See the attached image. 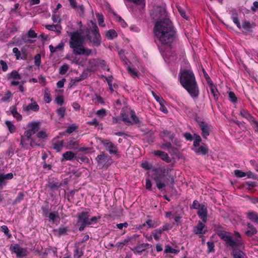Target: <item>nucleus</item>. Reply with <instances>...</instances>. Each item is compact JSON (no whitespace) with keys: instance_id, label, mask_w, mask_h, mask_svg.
<instances>
[{"instance_id":"23","label":"nucleus","mask_w":258,"mask_h":258,"mask_svg":"<svg viewBox=\"0 0 258 258\" xmlns=\"http://www.w3.org/2000/svg\"><path fill=\"white\" fill-rule=\"evenodd\" d=\"M161 148L167 150L169 153H176L177 151V149L173 147L171 143L169 142H167L164 140Z\"/></svg>"},{"instance_id":"46","label":"nucleus","mask_w":258,"mask_h":258,"mask_svg":"<svg viewBox=\"0 0 258 258\" xmlns=\"http://www.w3.org/2000/svg\"><path fill=\"white\" fill-rule=\"evenodd\" d=\"M234 235L235 237V239H234V241H237L238 240L239 242V243L235 245L234 246H241V245L242 244V242L241 241V236L239 232H238L237 231H234Z\"/></svg>"},{"instance_id":"63","label":"nucleus","mask_w":258,"mask_h":258,"mask_svg":"<svg viewBox=\"0 0 258 258\" xmlns=\"http://www.w3.org/2000/svg\"><path fill=\"white\" fill-rule=\"evenodd\" d=\"M41 55L38 53L34 56V63L36 66L39 67L41 64Z\"/></svg>"},{"instance_id":"3","label":"nucleus","mask_w":258,"mask_h":258,"mask_svg":"<svg viewBox=\"0 0 258 258\" xmlns=\"http://www.w3.org/2000/svg\"><path fill=\"white\" fill-rule=\"evenodd\" d=\"M70 46L76 55H86L89 56L92 53L90 49L85 48L83 45L84 38L78 31L70 32Z\"/></svg>"},{"instance_id":"38","label":"nucleus","mask_w":258,"mask_h":258,"mask_svg":"<svg viewBox=\"0 0 258 258\" xmlns=\"http://www.w3.org/2000/svg\"><path fill=\"white\" fill-rule=\"evenodd\" d=\"M8 76L9 80L10 79H13L14 80H21L22 79L21 76L16 70L13 71L10 74H9Z\"/></svg>"},{"instance_id":"4","label":"nucleus","mask_w":258,"mask_h":258,"mask_svg":"<svg viewBox=\"0 0 258 258\" xmlns=\"http://www.w3.org/2000/svg\"><path fill=\"white\" fill-rule=\"evenodd\" d=\"M153 172L152 178L155 181L157 187L159 189H162L168 184L169 179L167 175L169 173V170L165 167H159L154 168Z\"/></svg>"},{"instance_id":"45","label":"nucleus","mask_w":258,"mask_h":258,"mask_svg":"<svg viewBox=\"0 0 258 258\" xmlns=\"http://www.w3.org/2000/svg\"><path fill=\"white\" fill-rule=\"evenodd\" d=\"M62 156L66 160H72L75 157V154L71 151H67L63 154Z\"/></svg>"},{"instance_id":"52","label":"nucleus","mask_w":258,"mask_h":258,"mask_svg":"<svg viewBox=\"0 0 258 258\" xmlns=\"http://www.w3.org/2000/svg\"><path fill=\"white\" fill-rule=\"evenodd\" d=\"M69 69V66L67 64H64L60 67L59 70V74L63 75H65Z\"/></svg>"},{"instance_id":"42","label":"nucleus","mask_w":258,"mask_h":258,"mask_svg":"<svg viewBox=\"0 0 258 258\" xmlns=\"http://www.w3.org/2000/svg\"><path fill=\"white\" fill-rule=\"evenodd\" d=\"M257 184L256 182L249 181H246V182H245L244 183H243L242 184V186L243 187L246 188V189H247L248 190H250L253 187L256 186Z\"/></svg>"},{"instance_id":"10","label":"nucleus","mask_w":258,"mask_h":258,"mask_svg":"<svg viewBox=\"0 0 258 258\" xmlns=\"http://www.w3.org/2000/svg\"><path fill=\"white\" fill-rule=\"evenodd\" d=\"M10 250L12 252L15 253L18 258L25 257L28 254L27 248L21 247L18 244H12L10 246Z\"/></svg>"},{"instance_id":"30","label":"nucleus","mask_w":258,"mask_h":258,"mask_svg":"<svg viewBox=\"0 0 258 258\" xmlns=\"http://www.w3.org/2000/svg\"><path fill=\"white\" fill-rule=\"evenodd\" d=\"M45 28L48 30L55 31L58 34H60L62 30V27L59 24L47 25H46Z\"/></svg>"},{"instance_id":"36","label":"nucleus","mask_w":258,"mask_h":258,"mask_svg":"<svg viewBox=\"0 0 258 258\" xmlns=\"http://www.w3.org/2000/svg\"><path fill=\"white\" fill-rule=\"evenodd\" d=\"M240 114L243 117L247 119L250 122V123H251L252 121L254 119V118L252 116L246 109H242Z\"/></svg>"},{"instance_id":"44","label":"nucleus","mask_w":258,"mask_h":258,"mask_svg":"<svg viewBox=\"0 0 258 258\" xmlns=\"http://www.w3.org/2000/svg\"><path fill=\"white\" fill-rule=\"evenodd\" d=\"M194 138V143H193V147H197L200 145L201 141H202V138L201 136L197 134H194L193 136Z\"/></svg>"},{"instance_id":"25","label":"nucleus","mask_w":258,"mask_h":258,"mask_svg":"<svg viewBox=\"0 0 258 258\" xmlns=\"http://www.w3.org/2000/svg\"><path fill=\"white\" fill-rule=\"evenodd\" d=\"M209 87L210 91L213 94L215 100L217 101L220 96V93L217 88V87L213 84L212 82L209 83Z\"/></svg>"},{"instance_id":"41","label":"nucleus","mask_w":258,"mask_h":258,"mask_svg":"<svg viewBox=\"0 0 258 258\" xmlns=\"http://www.w3.org/2000/svg\"><path fill=\"white\" fill-rule=\"evenodd\" d=\"M164 252L165 253H173L177 254L179 252V250L172 248L169 245H166L164 249Z\"/></svg>"},{"instance_id":"31","label":"nucleus","mask_w":258,"mask_h":258,"mask_svg":"<svg viewBox=\"0 0 258 258\" xmlns=\"http://www.w3.org/2000/svg\"><path fill=\"white\" fill-rule=\"evenodd\" d=\"M50 221H51L53 223H59L60 221V217L58 212H52L49 213L48 216Z\"/></svg>"},{"instance_id":"43","label":"nucleus","mask_w":258,"mask_h":258,"mask_svg":"<svg viewBox=\"0 0 258 258\" xmlns=\"http://www.w3.org/2000/svg\"><path fill=\"white\" fill-rule=\"evenodd\" d=\"M106 36L108 39H113L117 36L116 32L113 29L108 30L106 34Z\"/></svg>"},{"instance_id":"29","label":"nucleus","mask_w":258,"mask_h":258,"mask_svg":"<svg viewBox=\"0 0 258 258\" xmlns=\"http://www.w3.org/2000/svg\"><path fill=\"white\" fill-rule=\"evenodd\" d=\"M37 37V33H36L34 30L30 29L28 32L27 36H25L24 37L22 38V39L25 42L31 43L34 42V41L32 40L31 39H27V37L31 38H35Z\"/></svg>"},{"instance_id":"24","label":"nucleus","mask_w":258,"mask_h":258,"mask_svg":"<svg viewBox=\"0 0 258 258\" xmlns=\"http://www.w3.org/2000/svg\"><path fill=\"white\" fill-rule=\"evenodd\" d=\"M246 217L255 224H258V213L253 211H249L246 213Z\"/></svg>"},{"instance_id":"59","label":"nucleus","mask_w":258,"mask_h":258,"mask_svg":"<svg viewBox=\"0 0 258 258\" xmlns=\"http://www.w3.org/2000/svg\"><path fill=\"white\" fill-rule=\"evenodd\" d=\"M103 77L105 78V79L106 80V81H107V82L108 83L109 90H110V91L111 92H113L114 91V90L113 88V86L112 85V79H113L112 76H111L110 77Z\"/></svg>"},{"instance_id":"20","label":"nucleus","mask_w":258,"mask_h":258,"mask_svg":"<svg viewBox=\"0 0 258 258\" xmlns=\"http://www.w3.org/2000/svg\"><path fill=\"white\" fill-rule=\"evenodd\" d=\"M237 247H231L232 248V255L233 258H247L246 254Z\"/></svg>"},{"instance_id":"51","label":"nucleus","mask_w":258,"mask_h":258,"mask_svg":"<svg viewBox=\"0 0 258 258\" xmlns=\"http://www.w3.org/2000/svg\"><path fill=\"white\" fill-rule=\"evenodd\" d=\"M68 231V228L66 227L61 226L57 230V236L60 237L65 234Z\"/></svg>"},{"instance_id":"15","label":"nucleus","mask_w":258,"mask_h":258,"mask_svg":"<svg viewBox=\"0 0 258 258\" xmlns=\"http://www.w3.org/2000/svg\"><path fill=\"white\" fill-rule=\"evenodd\" d=\"M86 211H83L77 215L78 223L88 224L90 215V209H86Z\"/></svg>"},{"instance_id":"1","label":"nucleus","mask_w":258,"mask_h":258,"mask_svg":"<svg viewBox=\"0 0 258 258\" xmlns=\"http://www.w3.org/2000/svg\"><path fill=\"white\" fill-rule=\"evenodd\" d=\"M154 33L161 42L158 48L162 56H169L176 35L171 21L168 18L157 21L154 27Z\"/></svg>"},{"instance_id":"50","label":"nucleus","mask_w":258,"mask_h":258,"mask_svg":"<svg viewBox=\"0 0 258 258\" xmlns=\"http://www.w3.org/2000/svg\"><path fill=\"white\" fill-rule=\"evenodd\" d=\"M96 17L97 18L99 25L100 27H105V25L104 23L103 16L101 14L97 13L96 14Z\"/></svg>"},{"instance_id":"55","label":"nucleus","mask_w":258,"mask_h":258,"mask_svg":"<svg viewBox=\"0 0 258 258\" xmlns=\"http://www.w3.org/2000/svg\"><path fill=\"white\" fill-rule=\"evenodd\" d=\"M1 231L8 237L10 238L12 237V234L9 232V230L6 225H3L1 227Z\"/></svg>"},{"instance_id":"22","label":"nucleus","mask_w":258,"mask_h":258,"mask_svg":"<svg viewBox=\"0 0 258 258\" xmlns=\"http://www.w3.org/2000/svg\"><path fill=\"white\" fill-rule=\"evenodd\" d=\"M247 230L245 234L248 237H252L257 233V229L250 223H247Z\"/></svg>"},{"instance_id":"64","label":"nucleus","mask_w":258,"mask_h":258,"mask_svg":"<svg viewBox=\"0 0 258 258\" xmlns=\"http://www.w3.org/2000/svg\"><path fill=\"white\" fill-rule=\"evenodd\" d=\"M83 254V252L80 250L79 247H76L74 250V257L80 258Z\"/></svg>"},{"instance_id":"48","label":"nucleus","mask_w":258,"mask_h":258,"mask_svg":"<svg viewBox=\"0 0 258 258\" xmlns=\"http://www.w3.org/2000/svg\"><path fill=\"white\" fill-rule=\"evenodd\" d=\"M242 27L247 32H251V29L252 27V25L250 23L249 21H244L242 23Z\"/></svg>"},{"instance_id":"34","label":"nucleus","mask_w":258,"mask_h":258,"mask_svg":"<svg viewBox=\"0 0 258 258\" xmlns=\"http://www.w3.org/2000/svg\"><path fill=\"white\" fill-rule=\"evenodd\" d=\"M160 136L162 137H167L169 139L173 141V139L174 138L175 135L171 131L164 130L162 132L160 133Z\"/></svg>"},{"instance_id":"16","label":"nucleus","mask_w":258,"mask_h":258,"mask_svg":"<svg viewBox=\"0 0 258 258\" xmlns=\"http://www.w3.org/2000/svg\"><path fill=\"white\" fill-rule=\"evenodd\" d=\"M152 247V245L149 243L139 244V242H138V244L132 249V250L134 253L141 254L143 251H146L148 248Z\"/></svg>"},{"instance_id":"17","label":"nucleus","mask_w":258,"mask_h":258,"mask_svg":"<svg viewBox=\"0 0 258 258\" xmlns=\"http://www.w3.org/2000/svg\"><path fill=\"white\" fill-rule=\"evenodd\" d=\"M14 177L12 173L0 174V189H3L8 183V180L12 179Z\"/></svg>"},{"instance_id":"58","label":"nucleus","mask_w":258,"mask_h":258,"mask_svg":"<svg viewBox=\"0 0 258 258\" xmlns=\"http://www.w3.org/2000/svg\"><path fill=\"white\" fill-rule=\"evenodd\" d=\"M232 19L233 20V22L236 25V26L239 28L240 29L241 28L240 22L239 21V19L237 17V14H233L232 16Z\"/></svg>"},{"instance_id":"19","label":"nucleus","mask_w":258,"mask_h":258,"mask_svg":"<svg viewBox=\"0 0 258 258\" xmlns=\"http://www.w3.org/2000/svg\"><path fill=\"white\" fill-rule=\"evenodd\" d=\"M61 186V183L56 179H50L47 183V187L50 191L58 189Z\"/></svg>"},{"instance_id":"2","label":"nucleus","mask_w":258,"mask_h":258,"mask_svg":"<svg viewBox=\"0 0 258 258\" xmlns=\"http://www.w3.org/2000/svg\"><path fill=\"white\" fill-rule=\"evenodd\" d=\"M179 79L181 85L186 90L190 96L194 99L198 98L200 95V90L192 71L181 70L179 74Z\"/></svg>"},{"instance_id":"18","label":"nucleus","mask_w":258,"mask_h":258,"mask_svg":"<svg viewBox=\"0 0 258 258\" xmlns=\"http://www.w3.org/2000/svg\"><path fill=\"white\" fill-rule=\"evenodd\" d=\"M32 103L28 104L26 106H23V109L24 111L29 112L30 111L36 112L39 110V106L33 98L31 99Z\"/></svg>"},{"instance_id":"39","label":"nucleus","mask_w":258,"mask_h":258,"mask_svg":"<svg viewBox=\"0 0 258 258\" xmlns=\"http://www.w3.org/2000/svg\"><path fill=\"white\" fill-rule=\"evenodd\" d=\"M5 124L11 134H14L16 132V127L11 121L6 120Z\"/></svg>"},{"instance_id":"35","label":"nucleus","mask_w":258,"mask_h":258,"mask_svg":"<svg viewBox=\"0 0 258 258\" xmlns=\"http://www.w3.org/2000/svg\"><path fill=\"white\" fill-rule=\"evenodd\" d=\"M130 114L131 120V122L130 123V124H138L141 122L138 117L137 116L134 110L132 109L130 110Z\"/></svg>"},{"instance_id":"33","label":"nucleus","mask_w":258,"mask_h":258,"mask_svg":"<svg viewBox=\"0 0 258 258\" xmlns=\"http://www.w3.org/2000/svg\"><path fill=\"white\" fill-rule=\"evenodd\" d=\"M63 141H58L56 140L55 141H53L52 143V147L53 149H54L56 152H60L63 147Z\"/></svg>"},{"instance_id":"12","label":"nucleus","mask_w":258,"mask_h":258,"mask_svg":"<svg viewBox=\"0 0 258 258\" xmlns=\"http://www.w3.org/2000/svg\"><path fill=\"white\" fill-rule=\"evenodd\" d=\"M206 227L205 225L199 221L197 224V225L195 226L193 228L194 233L199 236L200 237H201L203 234H205L207 232V230L206 229Z\"/></svg>"},{"instance_id":"28","label":"nucleus","mask_w":258,"mask_h":258,"mask_svg":"<svg viewBox=\"0 0 258 258\" xmlns=\"http://www.w3.org/2000/svg\"><path fill=\"white\" fill-rule=\"evenodd\" d=\"M10 110L13 116L18 121H21L22 120V116L17 111V107L16 105L11 106Z\"/></svg>"},{"instance_id":"37","label":"nucleus","mask_w":258,"mask_h":258,"mask_svg":"<svg viewBox=\"0 0 258 258\" xmlns=\"http://www.w3.org/2000/svg\"><path fill=\"white\" fill-rule=\"evenodd\" d=\"M63 47L64 44L63 43H59L56 47H54L52 45H50L49 46V48L51 53H55L57 51H61L63 50Z\"/></svg>"},{"instance_id":"5","label":"nucleus","mask_w":258,"mask_h":258,"mask_svg":"<svg viewBox=\"0 0 258 258\" xmlns=\"http://www.w3.org/2000/svg\"><path fill=\"white\" fill-rule=\"evenodd\" d=\"M91 23L92 28L90 31H86V36L94 46L98 47L101 44V37L97 25L92 21Z\"/></svg>"},{"instance_id":"62","label":"nucleus","mask_w":258,"mask_h":258,"mask_svg":"<svg viewBox=\"0 0 258 258\" xmlns=\"http://www.w3.org/2000/svg\"><path fill=\"white\" fill-rule=\"evenodd\" d=\"M130 241V239L127 238L121 241L118 242L116 243V246L118 248H122L124 245L127 244Z\"/></svg>"},{"instance_id":"14","label":"nucleus","mask_w":258,"mask_h":258,"mask_svg":"<svg viewBox=\"0 0 258 258\" xmlns=\"http://www.w3.org/2000/svg\"><path fill=\"white\" fill-rule=\"evenodd\" d=\"M197 215L204 223L207 221L208 210L207 206L203 204L198 209Z\"/></svg>"},{"instance_id":"57","label":"nucleus","mask_w":258,"mask_h":258,"mask_svg":"<svg viewBox=\"0 0 258 258\" xmlns=\"http://www.w3.org/2000/svg\"><path fill=\"white\" fill-rule=\"evenodd\" d=\"M128 71L129 74L133 77H139V73L136 70V69H132L130 67H128Z\"/></svg>"},{"instance_id":"9","label":"nucleus","mask_w":258,"mask_h":258,"mask_svg":"<svg viewBox=\"0 0 258 258\" xmlns=\"http://www.w3.org/2000/svg\"><path fill=\"white\" fill-rule=\"evenodd\" d=\"M218 236L225 242L226 245L228 247H233L239 242L238 240L234 241L230 233L225 230L222 231Z\"/></svg>"},{"instance_id":"53","label":"nucleus","mask_w":258,"mask_h":258,"mask_svg":"<svg viewBox=\"0 0 258 258\" xmlns=\"http://www.w3.org/2000/svg\"><path fill=\"white\" fill-rule=\"evenodd\" d=\"M146 224L148 225V228H153L157 226L152 219H148L146 223L143 224V226H145Z\"/></svg>"},{"instance_id":"40","label":"nucleus","mask_w":258,"mask_h":258,"mask_svg":"<svg viewBox=\"0 0 258 258\" xmlns=\"http://www.w3.org/2000/svg\"><path fill=\"white\" fill-rule=\"evenodd\" d=\"M163 233L162 230L159 228L152 231V234L156 240H159Z\"/></svg>"},{"instance_id":"56","label":"nucleus","mask_w":258,"mask_h":258,"mask_svg":"<svg viewBox=\"0 0 258 258\" xmlns=\"http://www.w3.org/2000/svg\"><path fill=\"white\" fill-rule=\"evenodd\" d=\"M66 109L65 107H61L56 110V113L60 118H63L65 115Z\"/></svg>"},{"instance_id":"60","label":"nucleus","mask_w":258,"mask_h":258,"mask_svg":"<svg viewBox=\"0 0 258 258\" xmlns=\"http://www.w3.org/2000/svg\"><path fill=\"white\" fill-rule=\"evenodd\" d=\"M78 126L75 124H72L67 127L66 132L68 134H71L78 129Z\"/></svg>"},{"instance_id":"6","label":"nucleus","mask_w":258,"mask_h":258,"mask_svg":"<svg viewBox=\"0 0 258 258\" xmlns=\"http://www.w3.org/2000/svg\"><path fill=\"white\" fill-rule=\"evenodd\" d=\"M95 160L100 168H107L113 163L111 157L104 152H100Z\"/></svg>"},{"instance_id":"8","label":"nucleus","mask_w":258,"mask_h":258,"mask_svg":"<svg viewBox=\"0 0 258 258\" xmlns=\"http://www.w3.org/2000/svg\"><path fill=\"white\" fill-rule=\"evenodd\" d=\"M195 120L198 123L202 131L201 134L202 137L204 139H207L208 136H209L210 134V125H209L208 123L204 121L203 119L199 116H196Z\"/></svg>"},{"instance_id":"47","label":"nucleus","mask_w":258,"mask_h":258,"mask_svg":"<svg viewBox=\"0 0 258 258\" xmlns=\"http://www.w3.org/2000/svg\"><path fill=\"white\" fill-rule=\"evenodd\" d=\"M208 249L207 252L208 253H214L215 250V244L213 241H210L207 242Z\"/></svg>"},{"instance_id":"32","label":"nucleus","mask_w":258,"mask_h":258,"mask_svg":"<svg viewBox=\"0 0 258 258\" xmlns=\"http://www.w3.org/2000/svg\"><path fill=\"white\" fill-rule=\"evenodd\" d=\"M24 135L25 136L28 138V140H31V141L30 142V145L33 147L34 145L36 146H40V144L37 143L36 139H31V136L34 135L32 134V132H31L29 129L26 131L24 133Z\"/></svg>"},{"instance_id":"21","label":"nucleus","mask_w":258,"mask_h":258,"mask_svg":"<svg viewBox=\"0 0 258 258\" xmlns=\"http://www.w3.org/2000/svg\"><path fill=\"white\" fill-rule=\"evenodd\" d=\"M154 155L160 157L162 160L169 163H170L171 160L169 157L167 153L161 150H156L154 151Z\"/></svg>"},{"instance_id":"13","label":"nucleus","mask_w":258,"mask_h":258,"mask_svg":"<svg viewBox=\"0 0 258 258\" xmlns=\"http://www.w3.org/2000/svg\"><path fill=\"white\" fill-rule=\"evenodd\" d=\"M191 149L196 154L203 156L207 154L209 151L207 145L205 143H202L201 145L197 147H192Z\"/></svg>"},{"instance_id":"11","label":"nucleus","mask_w":258,"mask_h":258,"mask_svg":"<svg viewBox=\"0 0 258 258\" xmlns=\"http://www.w3.org/2000/svg\"><path fill=\"white\" fill-rule=\"evenodd\" d=\"M12 52L15 54L16 59L17 60H27L28 55L25 48H22L21 50L20 51L17 47H14L13 48Z\"/></svg>"},{"instance_id":"49","label":"nucleus","mask_w":258,"mask_h":258,"mask_svg":"<svg viewBox=\"0 0 258 258\" xmlns=\"http://www.w3.org/2000/svg\"><path fill=\"white\" fill-rule=\"evenodd\" d=\"M101 215L99 214L98 216H93L91 218H89V221L88 224L90 225L93 224H96L98 222V220H99L101 218Z\"/></svg>"},{"instance_id":"7","label":"nucleus","mask_w":258,"mask_h":258,"mask_svg":"<svg viewBox=\"0 0 258 258\" xmlns=\"http://www.w3.org/2000/svg\"><path fill=\"white\" fill-rule=\"evenodd\" d=\"M101 144L103 145L106 150L111 155H114L118 158L120 157L118 148L116 145L109 140L103 139L101 141Z\"/></svg>"},{"instance_id":"27","label":"nucleus","mask_w":258,"mask_h":258,"mask_svg":"<svg viewBox=\"0 0 258 258\" xmlns=\"http://www.w3.org/2000/svg\"><path fill=\"white\" fill-rule=\"evenodd\" d=\"M130 110L125 111L123 110H121L120 112V116L121 117V120L123 121L126 124L129 125L131 122V120L129 118L130 114Z\"/></svg>"},{"instance_id":"61","label":"nucleus","mask_w":258,"mask_h":258,"mask_svg":"<svg viewBox=\"0 0 258 258\" xmlns=\"http://www.w3.org/2000/svg\"><path fill=\"white\" fill-rule=\"evenodd\" d=\"M44 99L46 103H49L51 100V96L50 93L48 91V90H45V93L44 95Z\"/></svg>"},{"instance_id":"26","label":"nucleus","mask_w":258,"mask_h":258,"mask_svg":"<svg viewBox=\"0 0 258 258\" xmlns=\"http://www.w3.org/2000/svg\"><path fill=\"white\" fill-rule=\"evenodd\" d=\"M40 123L39 122H32L28 124V129L32 132L34 135L40 129Z\"/></svg>"},{"instance_id":"54","label":"nucleus","mask_w":258,"mask_h":258,"mask_svg":"<svg viewBox=\"0 0 258 258\" xmlns=\"http://www.w3.org/2000/svg\"><path fill=\"white\" fill-rule=\"evenodd\" d=\"M12 97V94L10 90H7V93L1 98L3 102H7L9 101V99Z\"/></svg>"}]
</instances>
